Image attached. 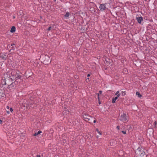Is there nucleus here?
Instances as JSON below:
<instances>
[{
  "label": "nucleus",
  "instance_id": "nucleus-29",
  "mask_svg": "<svg viewBox=\"0 0 157 157\" xmlns=\"http://www.w3.org/2000/svg\"><path fill=\"white\" fill-rule=\"evenodd\" d=\"M154 123L155 124V125H156V121Z\"/></svg>",
  "mask_w": 157,
  "mask_h": 157
},
{
  "label": "nucleus",
  "instance_id": "nucleus-24",
  "mask_svg": "<svg viewBox=\"0 0 157 157\" xmlns=\"http://www.w3.org/2000/svg\"><path fill=\"white\" fill-rule=\"evenodd\" d=\"M99 92L100 93V94H101L102 93V91H99Z\"/></svg>",
  "mask_w": 157,
  "mask_h": 157
},
{
  "label": "nucleus",
  "instance_id": "nucleus-15",
  "mask_svg": "<svg viewBox=\"0 0 157 157\" xmlns=\"http://www.w3.org/2000/svg\"><path fill=\"white\" fill-rule=\"evenodd\" d=\"M96 131L98 132V133L100 135H101V133L99 131L98 129V128H96Z\"/></svg>",
  "mask_w": 157,
  "mask_h": 157
},
{
  "label": "nucleus",
  "instance_id": "nucleus-14",
  "mask_svg": "<svg viewBox=\"0 0 157 157\" xmlns=\"http://www.w3.org/2000/svg\"><path fill=\"white\" fill-rule=\"evenodd\" d=\"M69 16V13L67 12L66 13L65 15V17H68Z\"/></svg>",
  "mask_w": 157,
  "mask_h": 157
},
{
  "label": "nucleus",
  "instance_id": "nucleus-7",
  "mask_svg": "<svg viewBox=\"0 0 157 157\" xmlns=\"http://www.w3.org/2000/svg\"><path fill=\"white\" fill-rule=\"evenodd\" d=\"M137 20L139 23H141V21L143 20V18L141 17H137Z\"/></svg>",
  "mask_w": 157,
  "mask_h": 157
},
{
  "label": "nucleus",
  "instance_id": "nucleus-9",
  "mask_svg": "<svg viewBox=\"0 0 157 157\" xmlns=\"http://www.w3.org/2000/svg\"><path fill=\"white\" fill-rule=\"evenodd\" d=\"M16 28L14 26H13L10 31V32L11 33H14L15 31Z\"/></svg>",
  "mask_w": 157,
  "mask_h": 157
},
{
  "label": "nucleus",
  "instance_id": "nucleus-13",
  "mask_svg": "<svg viewBox=\"0 0 157 157\" xmlns=\"http://www.w3.org/2000/svg\"><path fill=\"white\" fill-rule=\"evenodd\" d=\"M136 95H138L139 98H140L142 96V95L138 92H136Z\"/></svg>",
  "mask_w": 157,
  "mask_h": 157
},
{
  "label": "nucleus",
  "instance_id": "nucleus-34",
  "mask_svg": "<svg viewBox=\"0 0 157 157\" xmlns=\"http://www.w3.org/2000/svg\"><path fill=\"white\" fill-rule=\"evenodd\" d=\"M67 112H69V111H67Z\"/></svg>",
  "mask_w": 157,
  "mask_h": 157
},
{
  "label": "nucleus",
  "instance_id": "nucleus-25",
  "mask_svg": "<svg viewBox=\"0 0 157 157\" xmlns=\"http://www.w3.org/2000/svg\"><path fill=\"white\" fill-rule=\"evenodd\" d=\"M96 122V119H95L93 121V122L94 123H95V122Z\"/></svg>",
  "mask_w": 157,
  "mask_h": 157
},
{
  "label": "nucleus",
  "instance_id": "nucleus-3",
  "mask_svg": "<svg viewBox=\"0 0 157 157\" xmlns=\"http://www.w3.org/2000/svg\"><path fill=\"white\" fill-rule=\"evenodd\" d=\"M83 117L84 120L86 121H89L90 118H91V119H93L94 118L91 117L88 115L84 114L83 115Z\"/></svg>",
  "mask_w": 157,
  "mask_h": 157
},
{
  "label": "nucleus",
  "instance_id": "nucleus-20",
  "mask_svg": "<svg viewBox=\"0 0 157 157\" xmlns=\"http://www.w3.org/2000/svg\"><path fill=\"white\" fill-rule=\"evenodd\" d=\"M10 110L11 112H12L13 111V109L12 108H10Z\"/></svg>",
  "mask_w": 157,
  "mask_h": 157
},
{
  "label": "nucleus",
  "instance_id": "nucleus-32",
  "mask_svg": "<svg viewBox=\"0 0 157 157\" xmlns=\"http://www.w3.org/2000/svg\"><path fill=\"white\" fill-rule=\"evenodd\" d=\"M48 62L49 63H50V61H49Z\"/></svg>",
  "mask_w": 157,
  "mask_h": 157
},
{
  "label": "nucleus",
  "instance_id": "nucleus-35",
  "mask_svg": "<svg viewBox=\"0 0 157 157\" xmlns=\"http://www.w3.org/2000/svg\"><path fill=\"white\" fill-rule=\"evenodd\" d=\"M87 79H89V78H87Z\"/></svg>",
  "mask_w": 157,
  "mask_h": 157
},
{
  "label": "nucleus",
  "instance_id": "nucleus-12",
  "mask_svg": "<svg viewBox=\"0 0 157 157\" xmlns=\"http://www.w3.org/2000/svg\"><path fill=\"white\" fill-rule=\"evenodd\" d=\"M42 132L41 131H39L37 132H36L35 134L34 135V136H36L37 135H38L40 134Z\"/></svg>",
  "mask_w": 157,
  "mask_h": 157
},
{
  "label": "nucleus",
  "instance_id": "nucleus-6",
  "mask_svg": "<svg viewBox=\"0 0 157 157\" xmlns=\"http://www.w3.org/2000/svg\"><path fill=\"white\" fill-rule=\"evenodd\" d=\"M0 57L3 59H6L7 58V54L5 53H2Z\"/></svg>",
  "mask_w": 157,
  "mask_h": 157
},
{
  "label": "nucleus",
  "instance_id": "nucleus-5",
  "mask_svg": "<svg viewBox=\"0 0 157 157\" xmlns=\"http://www.w3.org/2000/svg\"><path fill=\"white\" fill-rule=\"evenodd\" d=\"M99 8L101 11H103L106 9V7L105 4H101L100 5Z\"/></svg>",
  "mask_w": 157,
  "mask_h": 157
},
{
  "label": "nucleus",
  "instance_id": "nucleus-22",
  "mask_svg": "<svg viewBox=\"0 0 157 157\" xmlns=\"http://www.w3.org/2000/svg\"><path fill=\"white\" fill-rule=\"evenodd\" d=\"M6 112L8 114H9L10 113V112L9 111H6Z\"/></svg>",
  "mask_w": 157,
  "mask_h": 157
},
{
  "label": "nucleus",
  "instance_id": "nucleus-19",
  "mask_svg": "<svg viewBox=\"0 0 157 157\" xmlns=\"http://www.w3.org/2000/svg\"><path fill=\"white\" fill-rule=\"evenodd\" d=\"M122 132L124 134H126V132L125 131H122Z\"/></svg>",
  "mask_w": 157,
  "mask_h": 157
},
{
  "label": "nucleus",
  "instance_id": "nucleus-26",
  "mask_svg": "<svg viewBox=\"0 0 157 157\" xmlns=\"http://www.w3.org/2000/svg\"><path fill=\"white\" fill-rule=\"evenodd\" d=\"M2 121L1 120H0V124H1L2 123Z\"/></svg>",
  "mask_w": 157,
  "mask_h": 157
},
{
  "label": "nucleus",
  "instance_id": "nucleus-28",
  "mask_svg": "<svg viewBox=\"0 0 157 157\" xmlns=\"http://www.w3.org/2000/svg\"><path fill=\"white\" fill-rule=\"evenodd\" d=\"M40 155H37L36 157H40Z\"/></svg>",
  "mask_w": 157,
  "mask_h": 157
},
{
  "label": "nucleus",
  "instance_id": "nucleus-1",
  "mask_svg": "<svg viewBox=\"0 0 157 157\" xmlns=\"http://www.w3.org/2000/svg\"><path fill=\"white\" fill-rule=\"evenodd\" d=\"M7 74L4 75L1 81L3 85H7L9 88H14L19 86L22 82L21 76L20 72L17 71L13 70L11 73V76H6Z\"/></svg>",
  "mask_w": 157,
  "mask_h": 157
},
{
  "label": "nucleus",
  "instance_id": "nucleus-8",
  "mask_svg": "<svg viewBox=\"0 0 157 157\" xmlns=\"http://www.w3.org/2000/svg\"><path fill=\"white\" fill-rule=\"evenodd\" d=\"M54 26L55 25H52V26L49 27L48 28V29L47 30L49 31H52L54 29Z\"/></svg>",
  "mask_w": 157,
  "mask_h": 157
},
{
  "label": "nucleus",
  "instance_id": "nucleus-30",
  "mask_svg": "<svg viewBox=\"0 0 157 157\" xmlns=\"http://www.w3.org/2000/svg\"><path fill=\"white\" fill-rule=\"evenodd\" d=\"M98 98L99 99V94H98Z\"/></svg>",
  "mask_w": 157,
  "mask_h": 157
},
{
  "label": "nucleus",
  "instance_id": "nucleus-2",
  "mask_svg": "<svg viewBox=\"0 0 157 157\" xmlns=\"http://www.w3.org/2000/svg\"><path fill=\"white\" fill-rule=\"evenodd\" d=\"M127 115L125 113H123L121 114L120 118V120L124 122H125L127 121Z\"/></svg>",
  "mask_w": 157,
  "mask_h": 157
},
{
  "label": "nucleus",
  "instance_id": "nucleus-33",
  "mask_svg": "<svg viewBox=\"0 0 157 157\" xmlns=\"http://www.w3.org/2000/svg\"><path fill=\"white\" fill-rule=\"evenodd\" d=\"M65 109V111H67V110H66V109Z\"/></svg>",
  "mask_w": 157,
  "mask_h": 157
},
{
  "label": "nucleus",
  "instance_id": "nucleus-23",
  "mask_svg": "<svg viewBox=\"0 0 157 157\" xmlns=\"http://www.w3.org/2000/svg\"><path fill=\"white\" fill-rule=\"evenodd\" d=\"M6 108L7 109H9V108H10V107H9L8 106H6Z\"/></svg>",
  "mask_w": 157,
  "mask_h": 157
},
{
  "label": "nucleus",
  "instance_id": "nucleus-21",
  "mask_svg": "<svg viewBox=\"0 0 157 157\" xmlns=\"http://www.w3.org/2000/svg\"><path fill=\"white\" fill-rule=\"evenodd\" d=\"M117 128L118 129V130H119L120 129V127L119 126H118L117 127Z\"/></svg>",
  "mask_w": 157,
  "mask_h": 157
},
{
  "label": "nucleus",
  "instance_id": "nucleus-11",
  "mask_svg": "<svg viewBox=\"0 0 157 157\" xmlns=\"http://www.w3.org/2000/svg\"><path fill=\"white\" fill-rule=\"evenodd\" d=\"M117 96L115 97L114 98H113V100L112 101V103H115V101H116L118 98Z\"/></svg>",
  "mask_w": 157,
  "mask_h": 157
},
{
  "label": "nucleus",
  "instance_id": "nucleus-27",
  "mask_svg": "<svg viewBox=\"0 0 157 157\" xmlns=\"http://www.w3.org/2000/svg\"><path fill=\"white\" fill-rule=\"evenodd\" d=\"M90 76V74H87V76L88 77H89V76Z\"/></svg>",
  "mask_w": 157,
  "mask_h": 157
},
{
  "label": "nucleus",
  "instance_id": "nucleus-17",
  "mask_svg": "<svg viewBox=\"0 0 157 157\" xmlns=\"http://www.w3.org/2000/svg\"><path fill=\"white\" fill-rule=\"evenodd\" d=\"M92 119H91V118H89V121H88L89 123H91V122L92 121Z\"/></svg>",
  "mask_w": 157,
  "mask_h": 157
},
{
  "label": "nucleus",
  "instance_id": "nucleus-10",
  "mask_svg": "<svg viewBox=\"0 0 157 157\" xmlns=\"http://www.w3.org/2000/svg\"><path fill=\"white\" fill-rule=\"evenodd\" d=\"M4 94L3 91H2L0 89V97H2L4 96Z\"/></svg>",
  "mask_w": 157,
  "mask_h": 157
},
{
  "label": "nucleus",
  "instance_id": "nucleus-31",
  "mask_svg": "<svg viewBox=\"0 0 157 157\" xmlns=\"http://www.w3.org/2000/svg\"><path fill=\"white\" fill-rule=\"evenodd\" d=\"M13 45H14V44H11L12 46Z\"/></svg>",
  "mask_w": 157,
  "mask_h": 157
},
{
  "label": "nucleus",
  "instance_id": "nucleus-16",
  "mask_svg": "<svg viewBox=\"0 0 157 157\" xmlns=\"http://www.w3.org/2000/svg\"><path fill=\"white\" fill-rule=\"evenodd\" d=\"M119 91H117L115 93L116 95H117V97H119L120 96V94H119Z\"/></svg>",
  "mask_w": 157,
  "mask_h": 157
},
{
  "label": "nucleus",
  "instance_id": "nucleus-18",
  "mask_svg": "<svg viewBox=\"0 0 157 157\" xmlns=\"http://www.w3.org/2000/svg\"><path fill=\"white\" fill-rule=\"evenodd\" d=\"M122 95H124L125 94V92L122 91Z\"/></svg>",
  "mask_w": 157,
  "mask_h": 157
},
{
  "label": "nucleus",
  "instance_id": "nucleus-4",
  "mask_svg": "<svg viewBox=\"0 0 157 157\" xmlns=\"http://www.w3.org/2000/svg\"><path fill=\"white\" fill-rule=\"evenodd\" d=\"M137 153L139 155H145V152L143 153L142 152V150L140 147H138L137 149Z\"/></svg>",
  "mask_w": 157,
  "mask_h": 157
}]
</instances>
